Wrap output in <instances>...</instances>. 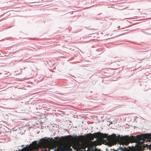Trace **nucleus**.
<instances>
[{"instance_id":"f257e3e1","label":"nucleus","mask_w":151,"mask_h":151,"mask_svg":"<svg viewBox=\"0 0 151 151\" xmlns=\"http://www.w3.org/2000/svg\"><path fill=\"white\" fill-rule=\"evenodd\" d=\"M86 137L91 140L90 142L86 144H76L73 146V147L77 150L85 149L86 147H87L89 151H100V150L97 149L96 147L101 144L100 140L104 139L106 137V134L99 132L93 134H88Z\"/></svg>"},{"instance_id":"f03ea898","label":"nucleus","mask_w":151,"mask_h":151,"mask_svg":"<svg viewBox=\"0 0 151 151\" xmlns=\"http://www.w3.org/2000/svg\"><path fill=\"white\" fill-rule=\"evenodd\" d=\"M146 139L149 141L151 140V134L138 135L135 136H132L129 137V136H126L122 138V141L123 144L126 145H128L130 142H135L141 146Z\"/></svg>"},{"instance_id":"7ed1b4c3","label":"nucleus","mask_w":151,"mask_h":151,"mask_svg":"<svg viewBox=\"0 0 151 151\" xmlns=\"http://www.w3.org/2000/svg\"><path fill=\"white\" fill-rule=\"evenodd\" d=\"M120 138L121 137L120 135L117 137L115 134H113L110 136L109 139L111 141L117 143L119 142Z\"/></svg>"},{"instance_id":"20e7f679","label":"nucleus","mask_w":151,"mask_h":151,"mask_svg":"<svg viewBox=\"0 0 151 151\" xmlns=\"http://www.w3.org/2000/svg\"><path fill=\"white\" fill-rule=\"evenodd\" d=\"M118 150L122 151H126V150H127V148L125 147H124V148H123L122 147H119Z\"/></svg>"},{"instance_id":"39448f33","label":"nucleus","mask_w":151,"mask_h":151,"mask_svg":"<svg viewBox=\"0 0 151 151\" xmlns=\"http://www.w3.org/2000/svg\"><path fill=\"white\" fill-rule=\"evenodd\" d=\"M83 137L82 136V135H81V136H80L79 137V138H80V139H81V140L82 139H83Z\"/></svg>"},{"instance_id":"423d86ee","label":"nucleus","mask_w":151,"mask_h":151,"mask_svg":"<svg viewBox=\"0 0 151 151\" xmlns=\"http://www.w3.org/2000/svg\"><path fill=\"white\" fill-rule=\"evenodd\" d=\"M112 151H115V150H113Z\"/></svg>"}]
</instances>
